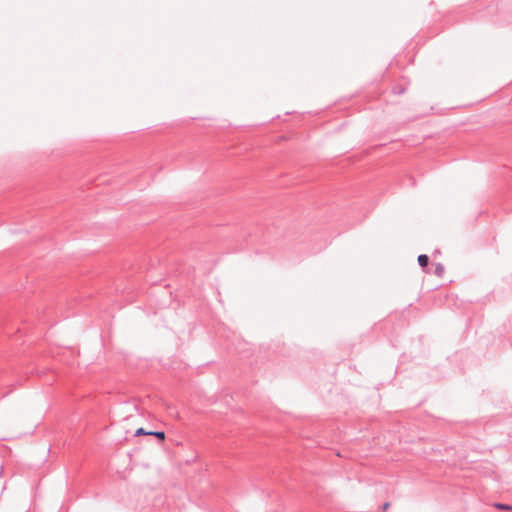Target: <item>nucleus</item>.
Segmentation results:
<instances>
[{
	"mask_svg": "<svg viewBox=\"0 0 512 512\" xmlns=\"http://www.w3.org/2000/svg\"><path fill=\"white\" fill-rule=\"evenodd\" d=\"M418 264L423 270H426L429 265V257L426 254L419 255Z\"/></svg>",
	"mask_w": 512,
	"mask_h": 512,
	"instance_id": "nucleus-1",
	"label": "nucleus"
},
{
	"mask_svg": "<svg viewBox=\"0 0 512 512\" xmlns=\"http://www.w3.org/2000/svg\"><path fill=\"white\" fill-rule=\"evenodd\" d=\"M444 271H445L444 266L441 263L435 264V270H434L435 275L442 277L444 274Z\"/></svg>",
	"mask_w": 512,
	"mask_h": 512,
	"instance_id": "nucleus-2",
	"label": "nucleus"
},
{
	"mask_svg": "<svg viewBox=\"0 0 512 512\" xmlns=\"http://www.w3.org/2000/svg\"><path fill=\"white\" fill-rule=\"evenodd\" d=\"M149 435L155 436L160 441L165 440V433L163 431H149Z\"/></svg>",
	"mask_w": 512,
	"mask_h": 512,
	"instance_id": "nucleus-3",
	"label": "nucleus"
},
{
	"mask_svg": "<svg viewBox=\"0 0 512 512\" xmlns=\"http://www.w3.org/2000/svg\"><path fill=\"white\" fill-rule=\"evenodd\" d=\"M494 507L499 510H512V506L504 503H494Z\"/></svg>",
	"mask_w": 512,
	"mask_h": 512,
	"instance_id": "nucleus-4",
	"label": "nucleus"
},
{
	"mask_svg": "<svg viewBox=\"0 0 512 512\" xmlns=\"http://www.w3.org/2000/svg\"><path fill=\"white\" fill-rule=\"evenodd\" d=\"M140 435H149V432H147L144 428H138L135 432V436Z\"/></svg>",
	"mask_w": 512,
	"mask_h": 512,
	"instance_id": "nucleus-5",
	"label": "nucleus"
},
{
	"mask_svg": "<svg viewBox=\"0 0 512 512\" xmlns=\"http://www.w3.org/2000/svg\"><path fill=\"white\" fill-rule=\"evenodd\" d=\"M389 506H390V503H389V502L384 503V504H383V506H382V508H381V509H382V511H386V510L389 508Z\"/></svg>",
	"mask_w": 512,
	"mask_h": 512,
	"instance_id": "nucleus-6",
	"label": "nucleus"
}]
</instances>
